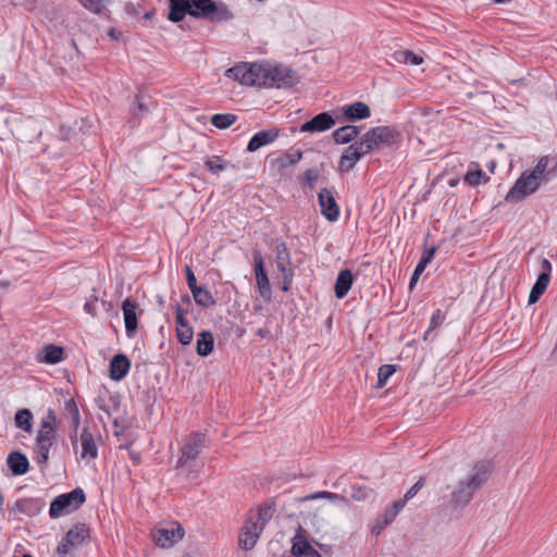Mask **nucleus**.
Listing matches in <instances>:
<instances>
[{
    "instance_id": "f257e3e1",
    "label": "nucleus",
    "mask_w": 557,
    "mask_h": 557,
    "mask_svg": "<svg viewBox=\"0 0 557 557\" xmlns=\"http://www.w3.org/2000/svg\"><path fill=\"white\" fill-rule=\"evenodd\" d=\"M225 76L246 86L267 88L292 87L299 81L295 71L287 66H270L258 63H240L225 71Z\"/></svg>"
},
{
    "instance_id": "f03ea898",
    "label": "nucleus",
    "mask_w": 557,
    "mask_h": 557,
    "mask_svg": "<svg viewBox=\"0 0 557 557\" xmlns=\"http://www.w3.org/2000/svg\"><path fill=\"white\" fill-rule=\"evenodd\" d=\"M492 471V463L486 460L475 462L465 479L459 480L451 492L450 506L454 509L465 508L472 499L474 493L487 481Z\"/></svg>"
},
{
    "instance_id": "7ed1b4c3",
    "label": "nucleus",
    "mask_w": 557,
    "mask_h": 557,
    "mask_svg": "<svg viewBox=\"0 0 557 557\" xmlns=\"http://www.w3.org/2000/svg\"><path fill=\"white\" fill-rule=\"evenodd\" d=\"M548 157H541L536 165L531 171H524L517 178L505 197L508 203H518L534 194L542 183L548 181L549 172Z\"/></svg>"
},
{
    "instance_id": "20e7f679",
    "label": "nucleus",
    "mask_w": 557,
    "mask_h": 557,
    "mask_svg": "<svg viewBox=\"0 0 557 557\" xmlns=\"http://www.w3.org/2000/svg\"><path fill=\"white\" fill-rule=\"evenodd\" d=\"M191 17L212 23L230 22L235 17L234 12L223 1L191 0Z\"/></svg>"
},
{
    "instance_id": "39448f33",
    "label": "nucleus",
    "mask_w": 557,
    "mask_h": 557,
    "mask_svg": "<svg viewBox=\"0 0 557 557\" xmlns=\"http://www.w3.org/2000/svg\"><path fill=\"white\" fill-rule=\"evenodd\" d=\"M399 136V133L395 128L389 126H376L370 128L359 137V145L363 146L364 150L370 153L381 147L393 145Z\"/></svg>"
},
{
    "instance_id": "423d86ee",
    "label": "nucleus",
    "mask_w": 557,
    "mask_h": 557,
    "mask_svg": "<svg viewBox=\"0 0 557 557\" xmlns=\"http://www.w3.org/2000/svg\"><path fill=\"white\" fill-rule=\"evenodd\" d=\"M86 500L83 488L76 487L70 493L57 496L50 504L49 515L55 519L77 510Z\"/></svg>"
},
{
    "instance_id": "0eeeda50",
    "label": "nucleus",
    "mask_w": 557,
    "mask_h": 557,
    "mask_svg": "<svg viewBox=\"0 0 557 557\" xmlns=\"http://www.w3.org/2000/svg\"><path fill=\"white\" fill-rule=\"evenodd\" d=\"M89 536V529L84 523L75 524L58 545L57 552L60 557H73V550L82 545Z\"/></svg>"
},
{
    "instance_id": "6e6552de",
    "label": "nucleus",
    "mask_w": 557,
    "mask_h": 557,
    "mask_svg": "<svg viewBox=\"0 0 557 557\" xmlns=\"http://www.w3.org/2000/svg\"><path fill=\"white\" fill-rule=\"evenodd\" d=\"M184 528L177 522H170L153 531L154 543L162 548H170L183 539Z\"/></svg>"
},
{
    "instance_id": "1a4fd4ad",
    "label": "nucleus",
    "mask_w": 557,
    "mask_h": 557,
    "mask_svg": "<svg viewBox=\"0 0 557 557\" xmlns=\"http://www.w3.org/2000/svg\"><path fill=\"white\" fill-rule=\"evenodd\" d=\"M206 446V436L202 433H191L182 448V455L177 468H182L189 461L195 460Z\"/></svg>"
},
{
    "instance_id": "9d476101",
    "label": "nucleus",
    "mask_w": 557,
    "mask_h": 557,
    "mask_svg": "<svg viewBox=\"0 0 557 557\" xmlns=\"http://www.w3.org/2000/svg\"><path fill=\"white\" fill-rule=\"evenodd\" d=\"M368 154L363 146L359 145V139L354 141L350 146L346 147L339 158L338 171L341 173H347L351 171L357 162Z\"/></svg>"
},
{
    "instance_id": "9b49d317",
    "label": "nucleus",
    "mask_w": 557,
    "mask_h": 557,
    "mask_svg": "<svg viewBox=\"0 0 557 557\" xmlns=\"http://www.w3.org/2000/svg\"><path fill=\"white\" fill-rule=\"evenodd\" d=\"M253 262H255V274H256V281L257 286L259 289L260 295L264 299H270L271 297V285L270 281L267 274V271L264 269V260L261 255V252L257 249L252 252Z\"/></svg>"
},
{
    "instance_id": "f8f14e48",
    "label": "nucleus",
    "mask_w": 557,
    "mask_h": 557,
    "mask_svg": "<svg viewBox=\"0 0 557 557\" xmlns=\"http://www.w3.org/2000/svg\"><path fill=\"white\" fill-rule=\"evenodd\" d=\"M113 433L123 441L119 446L121 449H128L139 436L137 428L132 426L131 420H113Z\"/></svg>"
},
{
    "instance_id": "ddd939ff",
    "label": "nucleus",
    "mask_w": 557,
    "mask_h": 557,
    "mask_svg": "<svg viewBox=\"0 0 557 557\" xmlns=\"http://www.w3.org/2000/svg\"><path fill=\"white\" fill-rule=\"evenodd\" d=\"M261 532L262 525L255 522V517H249L242 529V533L238 539L239 546L245 550L252 549Z\"/></svg>"
},
{
    "instance_id": "4468645a",
    "label": "nucleus",
    "mask_w": 557,
    "mask_h": 557,
    "mask_svg": "<svg viewBox=\"0 0 557 557\" xmlns=\"http://www.w3.org/2000/svg\"><path fill=\"white\" fill-rule=\"evenodd\" d=\"M318 201L321 207V213L331 222L337 221L339 216V207L329 188H322L318 194Z\"/></svg>"
},
{
    "instance_id": "2eb2a0df",
    "label": "nucleus",
    "mask_w": 557,
    "mask_h": 557,
    "mask_svg": "<svg viewBox=\"0 0 557 557\" xmlns=\"http://www.w3.org/2000/svg\"><path fill=\"white\" fill-rule=\"evenodd\" d=\"M335 125V119L330 112H321L311 120L300 125L302 133H322L331 129Z\"/></svg>"
},
{
    "instance_id": "dca6fc26",
    "label": "nucleus",
    "mask_w": 557,
    "mask_h": 557,
    "mask_svg": "<svg viewBox=\"0 0 557 557\" xmlns=\"http://www.w3.org/2000/svg\"><path fill=\"white\" fill-rule=\"evenodd\" d=\"M292 542V554L295 557H322L321 554L311 546L305 535L304 529L300 525L298 527Z\"/></svg>"
},
{
    "instance_id": "f3484780",
    "label": "nucleus",
    "mask_w": 557,
    "mask_h": 557,
    "mask_svg": "<svg viewBox=\"0 0 557 557\" xmlns=\"http://www.w3.org/2000/svg\"><path fill=\"white\" fill-rule=\"evenodd\" d=\"M280 136V129L277 127H271L262 129L256 133L249 140L246 150L248 152H255L258 149L274 143Z\"/></svg>"
},
{
    "instance_id": "a211bd4d",
    "label": "nucleus",
    "mask_w": 557,
    "mask_h": 557,
    "mask_svg": "<svg viewBox=\"0 0 557 557\" xmlns=\"http://www.w3.org/2000/svg\"><path fill=\"white\" fill-rule=\"evenodd\" d=\"M131 368V361L123 354L114 355L109 364L110 377L113 381H121L126 376Z\"/></svg>"
},
{
    "instance_id": "6ab92c4d",
    "label": "nucleus",
    "mask_w": 557,
    "mask_h": 557,
    "mask_svg": "<svg viewBox=\"0 0 557 557\" xmlns=\"http://www.w3.org/2000/svg\"><path fill=\"white\" fill-rule=\"evenodd\" d=\"M138 305L131 298H126L122 304L124 314L125 331L128 337H132L137 330V310Z\"/></svg>"
},
{
    "instance_id": "aec40b11",
    "label": "nucleus",
    "mask_w": 557,
    "mask_h": 557,
    "mask_svg": "<svg viewBox=\"0 0 557 557\" xmlns=\"http://www.w3.org/2000/svg\"><path fill=\"white\" fill-rule=\"evenodd\" d=\"M302 157L304 152L301 150L286 151L276 158H271L269 162L272 169L281 172L296 165Z\"/></svg>"
},
{
    "instance_id": "412c9836",
    "label": "nucleus",
    "mask_w": 557,
    "mask_h": 557,
    "mask_svg": "<svg viewBox=\"0 0 557 557\" xmlns=\"http://www.w3.org/2000/svg\"><path fill=\"white\" fill-rule=\"evenodd\" d=\"M170 12L168 18L173 23H178L186 15L191 16V0H169Z\"/></svg>"
},
{
    "instance_id": "4be33fe9",
    "label": "nucleus",
    "mask_w": 557,
    "mask_h": 557,
    "mask_svg": "<svg viewBox=\"0 0 557 557\" xmlns=\"http://www.w3.org/2000/svg\"><path fill=\"white\" fill-rule=\"evenodd\" d=\"M46 503L41 498H22L14 504L16 511L29 517L37 516L45 508Z\"/></svg>"
},
{
    "instance_id": "5701e85b",
    "label": "nucleus",
    "mask_w": 557,
    "mask_h": 557,
    "mask_svg": "<svg viewBox=\"0 0 557 557\" xmlns=\"http://www.w3.org/2000/svg\"><path fill=\"white\" fill-rule=\"evenodd\" d=\"M342 111L344 117L350 122L367 119L371 114L370 107L362 101H356L351 104L344 106Z\"/></svg>"
},
{
    "instance_id": "b1692460",
    "label": "nucleus",
    "mask_w": 557,
    "mask_h": 557,
    "mask_svg": "<svg viewBox=\"0 0 557 557\" xmlns=\"http://www.w3.org/2000/svg\"><path fill=\"white\" fill-rule=\"evenodd\" d=\"M360 134V127L356 125H345L335 129L332 134L333 140L337 145H346L356 141Z\"/></svg>"
},
{
    "instance_id": "393cba45",
    "label": "nucleus",
    "mask_w": 557,
    "mask_h": 557,
    "mask_svg": "<svg viewBox=\"0 0 557 557\" xmlns=\"http://www.w3.org/2000/svg\"><path fill=\"white\" fill-rule=\"evenodd\" d=\"M82 444V458L96 459L98 456V448L92 433L88 426H84L81 433Z\"/></svg>"
},
{
    "instance_id": "a878e982",
    "label": "nucleus",
    "mask_w": 557,
    "mask_h": 557,
    "mask_svg": "<svg viewBox=\"0 0 557 557\" xmlns=\"http://www.w3.org/2000/svg\"><path fill=\"white\" fill-rule=\"evenodd\" d=\"M8 466L14 475H23L28 471L29 462L26 456L20 451H12L8 456Z\"/></svg>"
},
{
    "instance_id": "bb28decb",
    "label": "nucleus",
    "mask_w": 557,
    "mask_h": 557,
    "mask_svg": "<svg viewBox=\"0 0 557 557\" xmlns=\"http://www.w3.org/2000/svg\"><path fill=\"white\" fill-rule=\"evenodd\" d=\"M352 283L354 277L351 272L348 269L342 270L336 277L334 286L335 296L338 299H343L348 294Z\"/></svg>"
},
{
    "instance_id": "cd10ccee",
    "label": "nucleus",
    "mask_w": 557,
    "mask_h": 557,
    "mask_svg": "<svg viewBox=\"0 0 557 557\" xmlns=\"http://www.w3.org/2000/svg\"><path fill=\"white\" fill-rule=\"evenodd\" d=\"M435 247H431L428 249H424L421 256V259L419 260L418 264L416 265V269L410 277L409 282V288L413 289L416 286L421 273L424 271L425 267L431 262V260L434 257L435 253Z\"/></svg>"
},
{
    "instance_id": "c85d7f7f",
    "label": "nucleus",
    "mask_w": 557,
    "mask_h": 557,
    "mask_svg": "<svg viewBox=\"0 0 557 557\" xmlns=\"http://www.w3.org/2000/svg\"><path fill=\"white\" fill-rule=\"evenodd\" d=\"M214 338L211 332L202 331L198 334L196 351L201 357H207L213 349Z\"/></svg>"
},
{
    "instance_id": "c756f323",
    "label": "nucleus",
    "mask_w": 557,
    "mask_h": 557,
    "mask_svg": "<svg viewBox=\"0 0 557 557\" xmlns=\"http://www.w3.org/2000/svg\"><path fill=\"white\" fill-rule=\"evenodd\" d=\"M195 302L203 308H210L215 306L216 301L212 294L205 287L198 286L191 290Z\"/></svg>"
},
{
    "instance_id": "7c9ffc66",
    "label": "nucleus",
    "mask_w": 557,
    "mask_h": 557,
    "mask_svg": "<svg viewBox=\"0 0 557 557\" xmlns=\"http://www.w3.org/2000/svg\"><path fill=\"white\" fill-rule=\"evenodd\" d=\"M472 165L474 166V170H468V172L463 176V182L471 187H476L482 183H486L488 177L480 169L479 164L472 163Z\"/></svg>"
},
{
    "instance_id": "2f4dec72",
    "label": "nucleus",
    "mask_w": 557,
    "mask_h": 557,
    "mask_svg": "<svg viewBox=\"0 0 557 557\" xmlns=\"http://www.w3.org/2000/svg\"><path fill=\"white\" fill-rule=\"evenodd\" d=\"M54 438V428L49 420H44L42 426L37 435V446H49L51 447Z\"/></svg>"
},
{
    "instance_id": "473e14b6",
    "label": "nucleus",
    "mask_w": 557,
    "mask_h": 557,
    "mask_svg": "<svg viewBox=\"0 0 557 557\" xmlns=\"http://www.w3.org/2000/svg\"><path fill=\"white\" fill-rule=\"evenodd\" d=\"M42 351L44 356L39 360L45 363L54 364L63 359V348L60 346L46 345Z\"/></svg>"
},
{
    "instance_id": "72a5a7b5",
    "label": "nucleus",
    "mask_w": 557,
    "mask_h": 557,
    "mask_svg": "<svg viewBox=\"0 0 557 557\" xmlns=\"http://www.w3.org/2000/svg\"><path fill=\"white\" fill-rule=\"evenodd\" d=\"M99 408L108 416L116 413L120 409L119 396L109 395L108 397H101L98 400Z\"/></svg>"
},
{
    "instance_id": "f704fd0d",
    "label": "nucleus",
    "mask_w": 557,
    "mask_h": 557,
    "mask_svg": "<svg viewBox=\"0 0 557 557\" xmlns=\"http://www.w3.org/2000/svg\"><path fill=\"white\" fill-rule=\"evenodd\" d=\"M237 121V115L233 113H218L211 116L210 123L219 128L226 129Z\"/></svg>"
},
{
    "instance_id": "c9c22d12",
    "label": "nucleus",
    "mask_w": 557,
    "mask_h": 557,
    "mask_svg": "<svg viewBox=\"0 0 557 557\" xmlns=\"http://www.w3.org/2000/svg\"><path fill=\"white\" fill-rule=\"evenodd\" d=\"M393 59L396 62L405 63V64L420 65L423 63V58L413 53L410 50L396 51L393 54Z\"/></svg>"
},
{
    "instance_id": "e433bc0d",
    "label": "nucleus",
    "mask_w": 557,
    "mask_h": 557,
    "mask_svg": "<svg viewBox=\"0 0 557 557\" xmlns=\"http://www.w3.org/2000/svg\"><path fill=\"white\" fill-rule=\"evenodd\" d=\"M231 164L230 161L223 159L221 156H213L209 158L205 162V166L212 173V174H220L222 171H224L228 165Z\"/></svg>"
},
{
    "instance_id": "4c0bfd02",
    "label": "nucleus",
    "mask_w": 557,
    "mask_h": 557,
    "mask_svg": "<svg viewBox=\"0 0 557 557\" xmlns=\"http://www.w3.org/2000/svg\"><path fill=\"white\" fill-rule=\"evenodd\" d=\"M276 267L277 270L283 268H290V253L285 243H280L276 246Z\"/></svg>"
},
{
    "instance_id": "58836bf2",
    "label": "nucleus",
    "mask_w": 557,
    "mask_h": 557,
    "mask_svg": "<svg viewBox=\"0 0 557 557\" xmlns=\"http://www.w3.org/2000/svg\"><path fill=\"white\" fill-rule=\"evenodd\" d=\"M541 269H542V272L537 276V280L535 281L534 284H536L537 286H542L546 289L549 284L550 273H552V264L546 258L542 259Z\"/></svg>"
},
{
    "instance_id": "ea45409f",
    "label": "nucleus",
    "mask_w": 557,
    "mask_h": 557,
    "mask_svg": "<svg viewBox=\"0 0 557 557\" xmlns=\"http://www.w3.org/2000/svg\"><path fill=\"white\" fill-rule=\"evenodd\" d=\"M405 507V500H396L392 504L391 507L386 508L383 515H381L383 519V523L391 524L400 512V510Z\"/></svg>"
},
{
    "instance_id": "a19ab883",
    "label": "nucleus",
    "mask_w": 557,
    "mask_h": 557,
    "mask_svg": "<svg viewBox=\"0 0 557 557\" xmlns=\"http://www.w3.org/2000/svg\"><path fill=\"white\" fill-rule=\"evenodd\" d=\"M350 497L357 502L368 500L373 497L374 492L368 486L352 485L350 487Z\"/></svg>"
},
{
    "instance_id": "79ce46f5",
    "label": "nucleus",
    "mask_w": 557,
    "mask_h": 557,
    "mask_svg": "<svg viewBox=\"0 0 557 557\" xmlns=\"http://www.w3.org/2000/svg\"><path fill=\"white\" fill-rule=\"evenodd\" d=\"M444 314L441 309H437L431 317L430 326L424 334V339H433L435 337L434 330L442 325L444 322Z\"/></svg>"
},
{
    "instance_id": "37998d69",
    "label": "nucleus",
    "mask_w": 557,
    "mask_h": 557,
    "mask_svg": "<svg viewBox=\"0 0 557 557\" xmlns=\"http://www.w3.org/2000/svg\"><path fill=\"white\" fill-rule=\"evenodd\" d=\"M396 372L395 364H383L377 371L376 387L382 388L387 383V380Z\"/></svg>"
},
{
    "instance_id": "c03bdc74",
    "label": "nucleus",
    "mask_w": 557,
    "mask_h": 557,
    "mask_svg": "<svg viewBox=\"0 0 557 557\" xmlns=\"http://www.w3.org/2000/svg\"><path fill=\"white\" fill-rule=\"evenodd\" d=\"M274 512V508L272 506H263L260 507L258 513L255 517V522H258L259 525H262V530L265 524L270 521Z\"/></svg>"
},
{
    "instance_id": "a18cd8bd",
    "label": "nucleus",
    "mask_w": 557,
    "mask_h": 557,
    "mask_svg": "<svg viewBox=\"0 0 557 557\" xmlns=\"http://www.w3.org/2000/svg\"><path fill=\"white\" fill-rule=\"evenodd\" d=\"M148 111L149 107L145 100V96L139 92L135 98L134 108L132 109L133 116H143L148 113Z\"/></svg>"
},
{
    "instance_id": "49530a36",
    "label": "nucleus",
    "mask_w": 557,
    "mask_h": 557,
    "mask_svg": "<svg viewBox=\"0 0 557 557\" xmlns=\"http://www.w3.org/2000/svg\"><path fill=\"white\" fill-rule=\"evenodd\" d=\"M319 171L318 170H314V169H308L304 172L301 178H300V183L304 185V186H307L309 188H313L318 178H319Z\"/></svg>"
},
{
    "instance_id": "de8ad7c7",
    "label": "nucleus",
    "mask_w": 557,
    "mask_h": 557,
    "mask_svg": "<svg viewBox=\"0 0 557 557\" xmlns=\"http://www.w3.org/2000/svg\"><path fill=\"white\" fill-rule=\"evenodd\" d=\"M176 336H177V341L182 345H184V346L189 345L194 337L193 327L191 326H187V327H183V329L176 327Z\"/></svg>"
},
{
    "instance_id": "09e8293b",
    "label": "nucleus",
    "mask_w": 557,
    "mask_h": 557,
    "mask_svg": "<svg viewBox=\"0 0 557 557\" xmlns=\"http://www.w3.org/2000/svg\"><path fill=\"white\" fill-rule=\"evenodd\" d=\"M82 4L94 13H101L109 0H81Z\"/></svg>"
},
{
    "instance_id": "8fccbe9b",
    "label": "nucleus",
    "mask_w": 557,
    "mask_h": 557,
    "mask_svg": "<svg viewBox=\"0 0 557 557\" xmlns=\"http://www.w3.org/2000/svg\"><path fill=\"white\" fill-rule=\"evenodd\" d=\"M317 498H326L331 502H344L345 500L344 496L338 495L336 493L326 492V491L318 492L315 494L305 497L306 500L317 499Z\"/></svg>"
},
{
    "instance_id": "3c124183",
    "label": "nucleus",
    "mask_w": 557,
    "mask_h": 557,
    "mask_svg": "<svg viewBox=\"0 0 557 557\" xmlns=\"http://www.w3.org/2000/svg\"><path fill=\"white\" fill-rule=\"evenodd\" d=\"M278 272H281L282 278H283L282 289L284 292H287L290 288L292 283H293L294 271L292 268H283L282 267V269L278 270Z\"/></svg>"
},
{
    "instance_id": "603ef678",
    "label": "nucleus",
    "mask_w": 557,
    "mask_h": 557,
    "mask_svg": "<svg viewBox=\"0 0 557 557\" xmlns=\"http://www.w3.org/2000/svg\"><path fill=\"white\" fill-rule=\"evenodd\" d=\"M424 483H425V479L423 476H421L408 491L407 493L405 494L404 498H401L400 500H405V504L410 500L411 498H413L418 492L424 486Z\"/></svg>"
},
{
    "instance_id": "864d4df0",
    "label": "nucleus",
    "mask_w": 557,
    "mask_h": 557,
    "mask_svg": "<svg viewBox=\"0 0 557 557\" xmlns=\"http://www.w3.org/2000/svg\"><path fill=\"white\" fill-rule=\"evenodd\" d=\"M185 310L181 307V305H176L175 307V321L176 327L183 329L190 326L188 321L185 318Z\"/></svg>"
},
{
    "instance_id": "5fc2aeb1",
    "label": "nucleus",
    "mask_w": 557,
    "mask_h": 557,
    "mask_svg": "<svg viewBox=\"0 0 557 557\" xmlns=\"http://www.w3.org/2000/svg\"><path fill=\"white\" fill-rule=\"evenodd\" d=\"M65 411L70 418H79V410L73 398L65 400Z\"/></svg>"
},
{
    "instance_id": "6e6d98bb",
    "label": "nucleus",
    "mask_w": 557,
    "mask_h": 557,
    "mask_svg": "<svg viewBox=\"0 0 557 557\" xmlns=\"http://www.w3.org/2000/svg\"><path fill=\"white\" fill-rule=\"evenodd\" d=\"M185 276H186V282H187V285L191 290H194L196 287H198V284H197V278L191 270V268L189 265H185Z\"/></svg>"
},
{
    "instance_id": "4d7b16f0",
    "label": "nucleus",
    "mask_w": 557,
    "mask_h": 557,
    "mask_svg": "<svg viewBox=\"0 0 557 557\" xmlns=\"http://www.w3.org/2000/svg\"><path fill=\"white\" fill-rule=\"evenodd\" d=\"M49 450H50V447L49 446H38V451H37V462L40 463V465H45L49 458Z\"/></svg>"
},
{
    "instance_id": "13d9d810",
    "label": "nucleus",
    "mask_w": 557,
    "mask_h": 557,
    "mask_svg": "<svg viewBox=\"0 0 557 557\" xmlns=\"http://www.w3.org/2000/svg\"><path fill=\"white\" fill-rule=\"evenodd\" d=\"M388 524L387 523H383V519L382 517H377L375 523L373 524L372 529H371V533L373 535H380L381 532L387 527Z\"/></svg>"
},
{
    "instance_id": "bf43d9fd",
    "label": "nucleus",
    "mask_w": 557,
    "mask_h": 557,
    "mask_svg": "<svg viewBox=\"0 0 557 557\" xmlns=\"http://www.w3.org/2000/svg\"><path fill=\"white\" fill-rule=\"evenodd\" d=\"M16 428L23 430L24 432L32 431V420H15Z\"/></svg>"
},
{
    "instance_id": "052dcab7",
    "label": "nucleus",
    "mask_w": 557,
    "mask_h": 557,
    "mask_svg": "<svg viewBox=\"0 0 557 557\" xmlns=\"http://www.w3.org/2000/svg\"><path fill=\"white\" fill-rule=\"evenodd\" d=\"M95 301H97V297H95V300L94 301H87L85 305H84V310L86 313L90 314V315H95L96 314V307H95Z\"/></svg>"
},
{
    "instance_id": "680f3d73",
    "label": "nucleus",
    "mask_w": 557,
    "mask_h": 557,
    "mask_svg": "<svg viewBox=\"0 0 557 557\" xmlns=\"http://www.w3.org/2000/svg\"><path fill=\"white\" fill-rule=\"evenodd\" d=\"M127 450L129 458L133 460L134 465L140 463L141 459L139 453L134 451L133 449H131V447Z\"/></svg>"
},
{
    "instance_id": "e2e57ef3",
    "label": "nucleus",
    "mask_w": 557,
    "mask_h": 557,
    "mask_svg": "<svg viewBox=\"0 0 557 557\" xmlns=\"http://www.w3.org/2000/svg\"><path fill=\"white\" fill-rule=\"evenodd\" d=\"M14 418H33V416L29 409H21L15 413Z\"/></svg>"
},
{
    "instance_id": "0e129e2a",
    "label": "nucleus",
    "mask_w": 557,
    "mask_h": 557,
    "mask_svg": "<svg viewBox=\"0 0 557 557\" xmlns=\"http://www.w3.org/2000/svg\"><path fill=\"white\" fill-rule=\"evenodd\" d=\"M540 298H541V295L536 294L535 292H533L531 289L528 301L530 305H533V304L537 302Z\"/></svg>"
},
{
    "instance_id": "69168bd1",
    "label": "nucleus",
    "mask_w": 557,
    "mask_h": 557,
    "mask_svg": "<svg viewBox=\"0 0 557 557\" xmlns=\"http://www.w3.org/2000/svg\"><path fill=\"white\" fill-rule=\"evenodd\" d=\"M540 298H541V295L536 294L535 292H533L531 289L528 301L530 305H533V304L537 302Z\"/></svg>"
},
{
    "instance_id": "338daca9",
    "label": "nucleus",
    "mask_w": 557,
    "mask_h": 557,
    "mask_svg": "<svg viewBox=\"0 0 557 557\" xmlns=\"http://www.w3.org/2000/svg\"><path fill=\"white\" fill-rule=\"evenodd\" d=\"M532 290L542 296L546 289L542 286H537L536 284H534Z\"/></svg>"
},
{
    "instance_id": "774afa93",
    "label": "nucleus",
    "mask_w": 557,
    "mask_h": 557,
    "mask_svg": "<svg viewBox=\"0 0 557 557\" xmlns=\"http://www.w3.org/2000/svg\"><path fill=\"white\" fill-rule=\"evenodd\" d=\"M47 418H48V419L55 418V413H54V411H53V410H51V409H49Z\"/></svg>"
}]
</instances>
